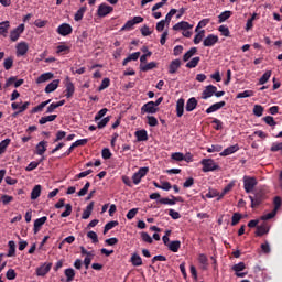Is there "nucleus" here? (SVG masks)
<instances>
[{
    "mask_svg": "<svg viewBox=\"0 0 282 282\" xmlns=\"http://www.w3.org/2000/svg\"><path fill=\"white\" fill-rule=\"evenodd\" d=\"M249 199L251 202V208H258V206H261L263 202H265V191L260 189L258 191L254 196H249Z\"/></svg>",
    "mask_w": 282,
    "mask_h": 282,
    "instance_id": "nucleus-1",
    "label": "nucleus"
},
{
    "mask_svg": "<svg viewBox=\"0 0 282 282\" xmlns=\"http://www.w3.org/2000/svg\"><path fill=\"white\" fill-rule=\"evenodd\" d=\"M200 164L203 166L202 171L203 173H210L213 171H219V166L217 163H215V160L213 159H203L200 161Z\"/></svg>",
    "mask_w": 282,
    "mask_h": 282,
    "instance_id": "nucleus-2",
    "label": "nucleus"
},
{
    "mask_svg": "<svg viewBox=\"0 0 282 282\" xmlns=\"http://www.w3.org/2000/svg\"><path fill=\"white\" fill-rule=\"evenodd\" d=\"M258 182L256 177L245 176L243 177V188L246 193H252L254 191V186H257Z\"/></svg>",
    "mask_w": 282,
    "mask_h": 282,
    "instance_id": "nucleus-3",
    "label": "nucleus"
},
{
    "mask_svg": "<svg viewBox=\"0 0 282 282\" xmlns=\"http://www.w3.org/2000/svg\"><path fill=\"white\" fill-rule=\"evenodd\" d=\"M23 32H25V24L18 25L15 29H13L10 32V41H12L13 43H17V41H19Z\"/></svg>",
    "mask_w": 282,
    "mask_h": 282,
    "instance_id": "nucleus-4",
    "label": "nucleus"
},
{
    "mask_svg": "<svg viewBox=\"0 0 282 282\" xmlns=\"http://www.w3.org/2000/svg\"><path fill=\"white\" fill-rule=\"evenodd\" d=\"M65 206V212L61 214V217H69L72 215V204H66L65 205V198H61L56 204L55 208H63Z\"/></svg>",
    "mask_w": 282,
    "mask_h": 282,
    "instance_id": "nucleus-5",
    "label": "nucleus"
},
{
    "mask_svg": "<svg viewBox=\"0 0 282 282\" xmlns=\"http://www.w3.org/2000/svg\"><path fill=\"white\" fill-rule=\"evenodd\" d=\"M147 173H149V167H140L139 171L132 175L133 184H140V182H142V177H147Z\"/></svg>",
    "mask_w": 282,
    "mask_h": 282,
    "instance_id": "nucleus-6",
    "label": "nucleus"
},
{
    "mask_svg": "<svg viewBox=\"0 0 282 282\" xmlns=\"http://www.w3.org/2000/svg\"><path fill=\"white\" fill-rule=\"evenodd\" d=\"M57 34H59V36H69V34H72V32H74V29L72 28V24L69 23H62L57 30H56Z\"/></svg>",
    "mask_w": 282,
    "mask_h": 282,
    "instance_id": "nucleus-7",
    "label": "nucleus"
},
{
    "mask_svg": "<svg viewBox=\"0 0 282 282\" xmlns=\"http://www.w3.org/2000/svg\"><path fill=\"white\" fill-rule=\"evenodd\" d=\"M217 43H219V36L215 35V34H209L203 41L204 47H215V45H217Z\"/></svg>",
    "mask_w": 282,
    "mask_h": 282,
    "instance_id": "nucleus-8",
    "label": "nucleus"
},
{
    "mask_svg": "<svg viewBox=\"0 0 282 282\" xmlns=\"http://www.w3.org/2000/svg\"><path fill=\"white\" fill-rule=\"evenodd\" d=\"M111 12H113V7L107 3H101L97 10L98 17H101V18L107 17V14H111Z\"/></svg>",
    "mask_w": 282,
    "mask_h": 282,
    "instance_id": "nucleus-9",
    "label": "nucleus"
},
{
    "mask_svg": "<svg viewBox=\"0 0 282 282\" xmlns=\"http://www.w3.org/2000/svg\"><path fill=\"white\" fill-rule=\"evenodd\" d=\"M158 111L159 108H155V104H153V101H149L141 107L142 116H144V113H158Z\"/></svg>",
    "mask_w": 282,
    "mask_h": 282,
    "instance_id": "nucleus-10",
    "label": "nucleus"
},
{
    "mask_svg": "<svg viewBox=\"0 0 282 282\" xmlns=\"http://www.w3.org/2000/svg\"><path fill=\"white\" fill-rule=\"evenodd\" d=\"M216 91H217V88L214 85H208L202 94L203 100H208V98H213Z\"/></svg>",
    "mask_w": 282,
    "mask_h": 282,
    "instance_id": "nucleus-11",
    "label": "nucleus"
},
{
    "mask_svg": "<svg viewBox=\"0 0 282 282\" xmlns=\"http://www.w3.org/2000/svg\"><path fill=\"white\" fill-rule=\"evenodd\" d=\"M45 221H47V216H43V217L34 220V225H33L34 235H39V232L41 231V228H43V225L45 224Z\"/></svg>",
    "mask_w": 282,
    "mask_h": 282,
    "instance_id": "nucleus-12",
    "label": "nucleus"
},
{
    "mask_svg": "<svg viewBox=\"0 0 282 282\" xmlns=\"http://www.w3.org/2000/svg\"><path fill=\"white\" fill-rule=\"evenodd\" d=\"M172 199L170 198H160L158 202L159 204H164L165 206H175V204H177V202H182V197L180 196H171Z\"/></svg>",
    "mask_w": 282,
    "mask_h": 282,
    "instance_id": "nucleus-13",
    "label": "nucleus"
},
{
    "mask_svg": "<svg viewBox=\"0 0 282 282\" xmlns=\"http://www.w3.org/2000/svg\"><path fill=\"white\" fill-rule=\"evenodd\" d=\"M52 270V263H44L36 269L37 276H45Z\"/></svg>",
    "mask_w": 282,
    "mask_h": 282,
    "instance_id": "nucleus-14",
    "label": "nucleus"
},
{
    "mask_svg": "<svg viewBox=\"0 0 282 282\" xmlns=\"http://www.w3.org/2000/svg\"><path fill=\"white\" fill-rule=\"evenodd\" d=\"M173 30L175 32H180V30H183V31L193 30V25L186 21H181L173 26Z\"/></svg>",
    "mask_w": 282,
    "mask_h": 282,
    "instance_id": "nucleus-15",
    "label": "nucleus"
},
{
    "mask_svg": "<svg viewBox=\"0 0 282 282\" xmlns=\"http://www.w3.org/2000/svg\"><path fill=\"white\" fill-rule=\"evenodd\" d=\"M182 67V61L173 59L169 65V74H177V69Z\"/></svg>",
    "mask_w": 282,
    "mask_h": 282,
    "instance_id": "nucleus-16",
    "label": "nucleus"
},
{
    "mask_svg": "<svg viewBox=\"0 0 282 282\" xmlns=\"http://www.w3.org/2000/svg\"><path fill=\"white\" fill-rule=\"evenodd\" d=\"M28 43L21 42L17 45V56H25L28 54Z\"/></svg>",
    "mask_w": 282,
    "mask_h": 282,
    "instance_id": "nucleus-17",
    "label": "nucleus"
},
{
    "mask_svg": "<svg viewBox=\"0 0 282 282\" xmlns=\"http://www.w3.org/2000/svg\"><path fill=\"white\" fill-rule=\"evenodd\" d=\"M223 107H226V101L216 102L207 108L205 111L206 113H215V111H219V109H223Z\"/></svg>",
    "mask_w": 282,
    "mask_h": 282,
    "instance_id": "nucleus-18",
    "label": "nucleus"
},
{
    "mask_svg": "<svg viewBox=\"0 0 282 282\" xmlns=\"http://www.w3.org/2000/svg\"><path fill=\"white\" fill-rule=\"evenodd\" d=\"M184 105H185L184 98H180L176 101V116H177V118H182L184 116Z\"/></svg>",
    "mask_w": 282,
    "mask_h": 282,
    "instance_id": "nucleus-19",
    "label": "nucleus"
},
{
    "mask_svg": "<svg viewBox=\"0 0 282 282\" xmlns=\"http://www.w3.org/2000/svg\"><path fill=\"white\" fill-rule=\"evenodd\" d=\"M238 150H239V144L228 147L223 152H220V156L226 158L228 155H232V153H237Z\"/></svg>",
    "mask_w": 282,
    "mask_h": 282,
    "instance_id": "nucleus-20",
    "label": "nucleus"
},
{
    "mask_svg": "<svg viewBox=\"0 0 282 282\" xmlns=\"http://www.w3.org/2000/svg\"><path fill=\"white\" fill-rule=\"evenodd\" d=\"M134 135L138 142H147V140H149V134L144 129L135 131Z\"/></svg>",
    "mask_w": 282,
    "mask_h": 282,
    "instance_id": "nucleus-21",
    "label": "nucleus"
},
{
    "mask_svg": "<svg viewBox=\"0 0 282 282\" xmlns=\"http://www.w3.org/2000/svg\"><path fill=\"white\" fill-rule=\"evenodd\" d=\"M58 85H61V79H55V80L51 82L45 87V93L46 94H52V91H56V89H58Z\"/></svg>",
    "mask_w": 282,
    "mask_h": 282,
    "instance_id": "nucleus-22",
    "label": "nucleus"
},
{
    "mask_svg": "<svg viewBox=\"0 0 282 282\" xmlns=\"http://www.w3.org/2000/svg\"><path fill=\"white\" fill-rule=\"evenodd\" d=\"M186 111H195L197 109V99L195 97H192L187 100L185 106Z\"/></svg>",
    "mask_w": 282,
    "mask_h": 282,
    "instance_id": "nucleus-23",
    "label": "nucleus"
},
{
    "mask_svg": "<svg viewBox=\"0 0 282 282\" xmlns=\"http://www.w3.org/2000/svg\"><path fill=\"white\" fill-rule=\"evenodd\" d=\"M10 30V21L0 22V36H8V31Z\"/></svg>",
    "mask_w": 282,
    "mask_h": 282,
    "instance_id": "nucleus-24",
    "label": "nucleus"
},
{
    "mask_svg": "<svg viewBox=\"0 0 282 282\" xmlns=\"http://www.w3.org/2000/svg\"><path fill=\"white\" fill-rule=\"evenodd\" d=\"M52 78H54V73H44L37 77L36 83L41 85V83H47V80H52Z\"/></svg>",
    "mask_w": 282,
    "mask_h": 282,
    "instance_id": "nucleus-25",
    "label": "nucleus"
},
{
    "mask_svg": "<svg viewBox=\"0 0 282 282\" xmlns=\"http://www.w3.org/2000/svg\"><path fill=\"white\" fill-rule=\"evenodd\" d=\"M167 248H169V250H171V252H178L180 248H182V242L180 240L171 241L167 245Z\"/></svg>",
    "mask_w": 282,
    "mask_h": 282,
    "instance_id": "nucleus-26",
    "label": "nucleus"
},
{
    "mask_svg": "<svg viewBox=\"0 0 282 282\" xmlns=\"http://www.w3.org/2000/svg\"><path fill=\"white\" fill-rule=\"evenodd\" d=\"M94 210V202H90L86 209L83 212L82 219H89L91 217V212Z\"/></svg>",
    "mask_w": 282,
    "mask_h": 282,
    "instance_id": "nucleus-27",
    "label": "nucleus"
},
{
    "mask_svg": "<svg viewBox=\"0 0 282 282\" xmlns=\"http://www.w3.org/2000/svg\"><path fill=\"white\" fill-rule=\"evenodd\" d=\"M130 263H132L134 268H139L140 265H142V257H140V254L138 253H133L131 256Z\"/></svg>",
    "mask_w": 282,
    "mask_h": 282,
    "instance_id": "nucleus-28",
    "label": "nucleus"
},
{
    "mask_svg": "<svg viewBox=\"0 0 282 282\" xmlns=\"http://www.w3.org/2000/svg\"><path fill=\"white\" fill-rule=\"evenodd\" d=\"M65 87H66V90H65L66 91V94H65L66 98H72V96H74V91H76V89L74 87V83L67 82Z\"/></svg>",
    "mask_w": 282,
    "mask_h": 282,
    "instance_id": "nucleus-29",
    "label": "nucleus"
},
{
    "mask_svg": "<svg viewBox=\"0 0 282 282\" xmlns=\"http://www.w3.org/2000/svg\"><path fill=\"white\" fill-rule=\"evenodd\" d=\"M47 151V141H41L36 145L37 155H43Z\"/></svg>",
    "mask_w": 282,
    "mask_h": 282,
    "instance_id": "nucleus-30",
    "label": "nucleus"
},
{
    "mask_svg": "<svg viewBox=\"0 0 282 282\" xmlns=\"http://www.w3.org/2000/svg\"><path fill=\"white\" fill-rule=\"evenodd\" d=\"M195 54H197V47H192L189 51H187L183 55L184 63H188V61H191V58H193V56H195Z\"/></svg>",
    "mask_w": 282,
    "mask_h": 282,
    "instance_id": "nucleus-31",
    "label": "nucleus"
},
{
    "mask_svg": "<svg viewBox=\"0 0 282 282\" xmlns=\"http://www.w3.org/2000/svg\"><path fill=\"white\" fill-rule=\"evenodd\" d=\"M51 102H52V99L41 102L40 105H37L31 110V113H39V111H43V109H45V107H47V105H50Z\"/></svg>",
    "mask_w": 282,
    "mask_h": 282,
    "instance_id": "nucleus-32",
    "label": "nucleus"
},
{
    "mask_svg": "<svg viewBox=\"0 0 282 282\" xmlns=\"http://www.w3.org/2000/svg\"><path fill=\"white\" fill-rule=\"evenodd\" d=\"M57 118H58V115L45 116V117H42V118L39 120V123H40V124H47V122H54V120H56Z\"/></svg>",
    "mask_w": 282,
    "mask_h": 282,
    "instance_id": "nucleus-33",
    "label": "nucleus"
},
{
    "mask_svg": "<svg viewBox=\"0 0 282 282\" xmlns=\"http://www.w3.org/2000/svg\"><path fill=\"white\" fill-rule=\"evenodd\" d=\"M268 232H270V228H268L265 225H260L257 227V237H263V235H268Z\"/></svg>",
    "mask_w": 282,
    "mask_h": 282,
    "instance_id": "nucleus-34",
    "label": "nucleus"
},
{
    "mask_svg": "<svg viewBox=\"0 0 282 282\" xmlns=\"http://www.w3.org/2000/svg\"><path fill=\"white\" fill-rule=\"evenodd\" d=\"M42 188L43 187L41 185H35L31 192V199H39V197H41Z\"/></svg>",
    "mask_w": 282,
    "mask_h": 282,
    "instance_id": "nucleus-35",
    "label": "nucleus"
},
{
    "mask_svg": "<svg viewBox=\"0 0 282 282\" xmlns=\"http://www.w3.org/2000/svg\"><path fill=\"white\" fill-rule=\"evenodd\" d=\"M3 67L7 72H10V68L14 67V57L10 56V57L4 58Z\"/></svg>",
    "mask_w": 282,
    "mask_h": 282,
    "instance_id": "nucleus-36",
    "label": "nucleus"
},
{
    "mask_svg": "<svg viewBox=\"0 0 282 282\" xmlns=\"http://www.w3.org/2000/svg\"><path fill=\"white\" fill-rule=\"evenodd\" d=\"M200 61V57H194L185 65V67H187V69H195V67L199 65Z\"/></svg>",
    "mask_w": 282,
    "mask_h": 282,
    "instance_id": "nucleus-37",
    "label": "nucleus"
},
{
    "mask_svg": "<svg viewBox=\"0 0 282 282\" xmlns=\"http://www.w3.org/2000/svg\"><path fill=\"white\" fill-rule=\"evenodd\" d=\"M232 17V11H224L218 15V23H224L228 21V19Z\"/></svg>",
    "mask_w": 282,
    "mask_h": 282,
    "instance_id": "nucleus-38",
    "label": "nucleus"
},
{
    "mask_svg": "<svg viewBox=\"0 0 282 282\" xmlns=\"http://www.w3.org/2000/svg\"><path fill=\"white\" fill-rule=\"evenodd\" d=\"M120 223H118V220H111L109 223H107L104 227V235H107L109 232V230L116 228V226H118Z\"/></svg>",
    "mask_w": 282,
    "mask_h": 282,
    "instance_id": "nucleus-39",
    "label": "nucleus"
},
{
    "mask_svg": "<svg viewBox=\"0 0 282 282\" xmlns=\"http://www.w3.org/2000/svg\"><path fill=\"white\" fill-rule=\"evenodd\" d=\"M158 67V63L155 62H150L145 65H140L141 72H151V69H155Z\"/></svg>",
    "mask_w": 282,
    "mask_h": 282,
    "instance_id": "nucleus-40",
    "label": "nucleus"
},
{
    "mask_svg": "<svg viewBox=\"0 0 282 282\" xmlns=\"http://www.w3.org/2000/svg\"><path fill=\"white\" fill-rule=\"evenodd\" d=\"M64 274L66 276L67 282L74 281V276H76V271L74 269L69 268L64 271Z\"/></svg>",
    "mask_w": 282,
    "mask_h": 282,
    "instance_id": "nucleus-41",
    "label": "nucleus"
},
{
    "mask_svg": "<svg viewBox=\"0 0 282 282\" xmlns=\"http://www.w3.org/2000/svg\"><path fill=\"white\" fill-rule=\"evenodd\" d=\"M85 12H87V7H80L79 10L75 13V21H83V17H85Z\"/></svg>",
    "mask_w": 282,
    "mask_h": 282,
    "instance_id": "nucleus-42",
    "label": "nucleus"
},
{
    "mask_svg": "<svg viewBox=\"0 0 282 282\" xmlns=\"http://www.w3.org/2000/svg\"><path fill=\"white\" fill-rule=\"evenodd\" d=\"M270 76H272V70H267L259 79V85H265L270 80Z\"/></svg>",
    "mask_w": 282,
    "mask_h": 282,
    "instance_id": "nucleus-43",
    "label": "nucleus"
},
{
    "mask_svg": "<svg viewBox=\"0 0 282 282\" xmlns=\"http://www.w3.org/2000/svg\"><path fill=\"white\" fill-rule=\"evenodd\" d=\"M10 142H12V140L10 139H4L0 142V155H3V153H6V150L8 149V147H10Z\"/></svg>",
    "mask_w": 282,
    "mask_h": 282,
    "instance_id": "nucleus-44",
    "label": "nucleus"
},
{
    "mask_svg": "<svg viewBox=\"0 0 282 282\" xmlns=\"http://www.w3.org/2000/svg\"><path fill=\"white\" fill-rule=\"evenodd\" d=\"M232 186H235V184L229 183L220 193L219 197L217 198V202H219L220 199H224V197L227 195V193H230V191H232Z\"/></svg>",
    "mask_w": 282,
    "mask_h": 282,
    "instance_id": "nucleus-45",
    "label": "nucleus"
},
{
    "mask_svg": "<svg viewBox=\"0 0 282 282\" xmlns=\"http://www.w3.org/2000/svg\"><path fill=\"white\" fill-rule=\"evenodd\" d=\"M17 254V245L14 241H9V251L7 257H14Z\"/></svg>",
    "mask_w": 282,
    "mask_h": 282,
    "instance_id": "nucleus-46",
    "label": "nucleus"
},
{
    "mask_svg": "<svg viewBox=\"0 0 282 282\" xmlns=\"http://www.w3.org/2000/svg\"><path fill=\"white\" fill-rule=\"evenodd\" d=\"M206 34L205 30H202L200 32H198L195 37H194V44L195 45H199V43H202V41H204V36Z\"/></svg>",
    "mask_w": 282,
    "mask_h": 282,
    "instance_id": "nucleus-47",
    "label": "nucleus"
},
{
    "mask_svg": "<svg viewBox=\"0 0 282 282\" xmlns=\"http://www.w3.org/2000/svg\"><path fill=\"white\" fill-rule=\"evenodd\" d=\"M111 85V79L108 77L104 78L100 86L98 87V91H105Z\"/></svg>",
    "mask_w": 282,
    "mask_h": 282,
    "instance_id": "nucleus-48",
    "label": "nucleus"
},
{
    "mask_svg": "<svg viewBox=\"0 0 282 282\" xmlns=\"http://www.w3.org/2000/svg\"><path fill=\"white\" fill-rule=\"evenodd\" d=\"M242 218H243V216L241 214L234 213V215L231 217V226H237V224H239Z\"/></svg>",
    "mask_w": 282,
    "mask_h": 282,
    "instance_id": "nucleus-49",
    "label": "nucleus"
},
{
    "mask_svg": "<svg viewBox=\"0 0 282 282\" xmlns=\"http://www.w3.org/2000/svg\"><path fill=\"white\" fill-rule=\"evenodd\" d=\"M251 96H254V91L252 90H245L242 93H238L236 98L240 99V98H251Z\"/></svg>",
    "mask_w": 282,
    "mask_h": 282,
    "instance_id": "nucleus-50",
    "label": "nucleus"
},
{
    "mask_svg": "<svg viewBox=\"0 0 282 282\" xmlns=\"http://www.w3.org/2000/svg\"><path fill=\"white\" fill-rule=\"evenodd\" d=\"M107 111H109V109H107V108L99 110L97 112V115L95 116V122H98V120H102V118H105V116H107Z\"/></svg>",
    "mask_w": 282,
    "mask_h": 282,
    "instance_id": "nucleus-51",
    "label": "nucleus"
},
{
    "mask_svg": "<svg viewBox=\"0 0 282 282\" xmlns=\"http://www.w3.org/2000/svg\"><path fill=\"white\" fill-rule=\"evenodd\" d=\"M263 106H261V105H256L254 107H253V115H256L257 116V118H261V116H263Z\"/></svg>",
    "mask_w": 282,
    "mask_h": 282,
    "instance_id": "nucleus-52",
    "label": "nucleus"
},
{
    "mask_svg": "<svg viewBox=\"0 0 282 282\" xmlns=\"http://www.w3.org/2000/svg\"><path fill=\"white\" fill-rule=\"evenodd\" d=\"M263 121L265 122V124H268L269 127H276V121L274 120V117L272 116H267L263 118Z\"/></svg>",
    "mask_w": 282,
    "mask_h": 282,
    "instance_id": "nucleus-53",
    "label": "nucleus"
},
{
    "mask_svg": "<svg viewBox=\"0 0 282 282\" xmlns=\"http://www.w3.org/2000/svg\"><path fill=\"white\" fill-rule=\"evenodd\" d=\"M212 124H216L214 126V129L216 131H221V129H224V122H221V120L215 118L213 121H212Z\"/></svg>",
    "mask_w": 282,
    "mask_h": 282,
    "instance_id": "nucleus-54",
    "label": "nucleus"
},
{
    "mask_svg": "<svg viewBox=\"0 0 282 282\" xmlns=\"http://www.w3.org/2000/svg\"><path fill=\"white\" fill-rule=\"evenodd\" d=\"M69 50H70L69 46L62 44V45H58V46H57L56 53H57V54H69Z\"/></svg>",
    "mask_w": 282,
    "mask_h": 282,
    "instance_id": "nucleus-55",
    "label": "nucleus"
},
{
    "mask_svg": "<svg viewBox=\"0 0 282 282\" xmlns=\"http://www.w3.org/2000/svg\"><path fill=\"white\" fill-rule=\"evenodd\" d=\"M171 158L175 160V162H183L184 161V153L182 152H174L171 154Z\"/></svg>",
    "mask_w": 282,
    "mask_h": 282,
    "instance_id": "nucleus-56",
    "label": "nucleus"
},
{
    "mask_svg": "<svg viewBox=\"0 0 282 282\" xmlns=\"http://www.w3.org/2000/svg\"><path fill=\"white\" fill-rule=\"evenodd\" d=\"M232 270H234V272H236V273H238V272H243V270H246V263L239 262L238 264H234V265H232Z\"/></svg>",
    "mask_w": 282,
    "mask_h": 282,
    "instance_id": "nucleus-57",
    "label": "nucleus"
},
{
    "mask_svg": "<svg viewBox=\"0 0 282 282\" xmlns=\"http://www.w3.org/2000/svg\"><path fill=\"white\" fill-rule=\"evenodd\" d=\"M219 192H217V189H209V192L205 195V197H207V199H213L215 197H219Z\"/></svg>",
    "mask_w": 282,
    "mask_h": 282,
    "instance_id": "nucleus-58",
    "label": "nucleus"
},
{
    "mask_svg": "<svg viewBox=\"0 0 282 282\" xmlns=\"http://www.w3.org/2000/svg\"><path fill=\"white\" fill-rule=\"evenodd\" d=\"M218 31L223 34V36H230V29H228L226 25H220Z\"/></svg>",
    "mask_w": 282,
    "mask_h": 282,
    "instance_id": "nucleus-59",
    "label": "nucleus"
},
{
    "mask_svg": "<svg viewBox=\"0 0 282 282\" xmlns=\"http://www.w3.org/2000/svg\"><path fill=\"white\" fill-rule=\"evenodd\" d=\"M141 239L145 243H153V238H151V236L148 232H141Z\"/></svg>",
    "mask_w": 282,
    "mask_h": 282,
    "instance_id": "nucleus-60",
    "label": "nucleus"
},
{
    "mask_svg": "<svg viewBox=\"0 0 282 282\" xmlns=\"http://www.w3.org/2000/svg\"><path fill=\"white\" fill-rule=\"evenodd\" d=\"M7 279L9 281H14V279H17V271H14V269H9L7 271Z\"/></svg>",
    "mask_w": 282,
    "mask_h": 282,
    "instance_id": "nucleus-61",
    "label": "nucleus"
},
{
    "mask_svg": "<svg viewBox=\"0 0 282 282\" xmlns=\"http://www.w3.org/2000/svg\"><path fill=\"white\" fill-rule=\"evenodd\" d=\"M87 237L88 239H91L93 243H98V234L95 231H88Z\"/></svg>",
    "mask_w": 282,
    "mask_h": 282,
    "instance_id": "nucleus-62",
    "label": "nucleus"
},
{
    "mask_svg": "<svg viewBox=\"0 0 282 282\" xmlns=\"http://www.w3.org/2000/svg\"><path fill=\"white\" fill-rule=\"evenodd\" d=\"M147 118L149 127H158V118L153 116H148Z\"/></svg>",
    "mask_w": 282,
    "mask_h": 282,
    "instance_id": "nucleus-63",
    "label": "nucleus"
},
{
    "mask_svg": "<svg viewBox=\"0 0 282 282\" xmlns=\"http://www.w3.org/2000/svg\"><path fill=\"white\" fill-rule=\"evenodd\" d=\"M270 151L272 153H276V151H282V142L280 143H272Z\"/></svg>",
    "mask_w": 282,
    "mask_h": 282,
    "instance_id": "nucleus-64",
    "label": "nucleus"
}]
</instances>
